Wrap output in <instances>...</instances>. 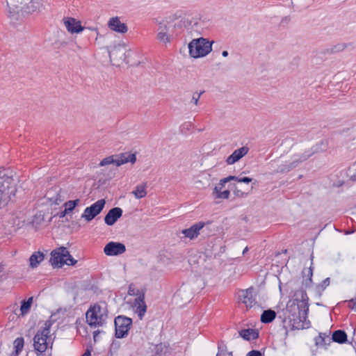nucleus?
Returning a JSON list of instances; mask_svg holds the SVG:
<instances>
[{
    "instance_id": "f257e3e1",
    "label": "nucleus",
    "mask_w": 356,
    "mask_h": 356,
    "mask_svg": "<svg viewBox=\"0 0 356 356\" xmlns=\"http://www.w3.org/2000/svg\"><path fill=\"white\" fill-rule=\"evenodd\" d=\"M326 143L321 140L310 148L294 154L289 160L278 163V161H271L270 163L274 168L273 173H285L296 168L300 163L307 160L313 154L325 150Z\"/></svg>"
},
{
    "instance_id": "f03ea898",
    "label": "nucleus",
    "mask_w": 356,
    "mask_h": 356,
    "mask_svg": "<svg viewBox=\"0 0 356 356\" xmlns=\"http://www.w3.org/2000/svg\"><path fill=\"white\" fill-rule=\"evenodd\" d=\"M17 191L15 179L11 171H0V208L6 206L15 196Z\"/></svg>"
},
{
    "instance_id": "7ed1b4c3",
    "label": "nucleus",
    "mask_w": 356,
    "mask_h": 356,
    "mask_svg": "<svg viewBox=\"0 0 356 356\" xmlns=\"http://www.w3.org/2000/svg\"><path fill=\"white\" fill-rule=\"evenodd\" d=\"M212 43L204 38L193 39L188 44L190 56L195 58L206 56L212 51Z\"/></svg>"
},
{
    "instance_id": "20e7f679",
    "label": "nucleus",
    "mask_w": 356,
    "mask_h": 356,
    "mask_svg": "<svg viewBox=\"0 0 356 356\" xmlns=\"http://www.w3.org/2000/svg\"><path fill=\"white\" fill-rule=\"evenodd\" d=\"M77 262L65 247L54 250L51 253L50 263L53 267H62L64 264L74 265Z\"/></svg>"
},
{
    "instance_id": "39448f33",
    "label": "nucleus",
    "mask_w": 356,
    "mask_h": 356,
    "mask_svg": "<svg viewBox=\"0 0 356 356\" xmlns=\"http://www.w3.org/2000/svg\"><path fill=\"white\" fill-rule=\"evenodd\" d=\"M236 181L238 182H243L248 184L252 181V179L248 177H236V176H229L224 179H220V182L215 186L213 189V194L216 198L218 199H228L229 197V191L225 190L223 192H221V189L225 187L226 183L230 181Z\"/></svg>"
},
{
    "instance_id": "423d86ee",
    "label": "nucleus",
    "mask_w": 356,
    "mask_h": 356,
    "mask_svg": "<svg viewBox=\"0 0 356 356\" xmlns=\"http://www.w3.org/2000/svg\"><path fill=\"white\" fill-rule=\"evenodd\" d=\"M51 325V323L50 321H46L44 327L39 330L34 337V348L40 353H44L47 348V339L50 333Z\"/></svg>"
},
{
    "instance_id": "0eeeda50",
    "label": "nucleus",
    "mask_w": 356,
    "mask_h": 356,
    "mask_svg": "<svg viewBox=\"0 0 356 356\" xmlns=\"http://www.w3.org/2000/svg\"><path fill=\"white\" fill-rule=\"evenodd\" d=\"M136 161V156L135 154L124 152L107 156L100 162L99 165L101 166H105L110 164H115L116 166H120L128 162L134 163Z\"/></svg>"
},
{
    "instance_id": "6e6552de",
    "label": "nucleus",
    "mask_w": 356,
    "mask_h": 356,
    "mask_svg": "<svg viewBox=\"0 0 356 356\" xmlns=\"http://www.w3.org/2000/svg\"><path fill=\"white\" fill-rule=\"evenodd\" d=\"M294 302L297 303L299 309L298 315L300 320L303 322L306 320L307 312L309 310L308 296L306 291L302 289L297 290L293 295Z\"/></svg>"
},
{
    "instance_id": "1a4fd4ad",
    "label": "nucleus",
    "mask_w": 356,
    "mask_h": 356,
    "mask_svg": "<svg viewBox=\"0 0 356 356\" xmlns=\"http://www.w3.org/2000/svg\"><path fill=\"white\" fill-rule=\"evenodd\" d=\"M105 318L106 315L102 311L101 306L99 305H95L86 312V321L91 326L102 325Z\"/></svg>"
},
{
    "instance_id": "9d476101",
    "label": "nucleus",
    "mask_w": 356,
    "mask_h": 356,
    "mask_svg": "<svg viewBox=\"0 0 356 356\" xmlns=\"http://www.w3.org/2000/svg\"><path fill=\"white\" fill-rule=\"evenodd\" d=\"M132 325V319L124 316H118L115 318V337L124 338L127 336Z\"/></svg>"
},
{
    "instance_id": "9b49d317",
    "label": "nucleus",
    "mask_w": 356,
    "mask_h": 356,
    "mask_svg": "<svg viewBox=\"0 0 356 356\" xmlns=\"http://www.w3.org/2000/svg\"><path fill=\"white\" fill-rule=\"evenodd\" d=\"M105 204L106 201L104 199L99 200L90 207L86 208L81 217L88 222L92 220L101 213Z\"/></svg>"
},
{
    "instance_id": "f8f14e48",
    "label": "nucleus",
    "mask_w": 356,
    "mask_h": 356,
    "mask_svg": "<svg viewBox=\"0 0 356 356\" xmlns=\"http://www.w3.org/2000/svg\"><path fill=\"white\" fill-rule=\"evenodd\" d=\"M238 297L247 308L252 307L257 302L255 298L256 294L253 287L240 291Z\"/></svg>"
},
{
    "instance_id": "ddd939ff",
    "label": "nucleus",
    "mask_w": 356,
    "mask_h": 356,
    "mask_svg": "<svg viewBox=\"0 0 356 356\" xmlns=\"http://www.w3.org/2000/svg\"><path fill=\"white\" fill-rule=\"evenodd\" d=\"M125 251V245L120 242L111 241L108 243L104 248V252L107 256L120 255L124 253Z\"/></svg>"
},
{
    "instance_id": "4468645a",
    "label": "nucleus",
    "mask_w": 356,
    "mask_h": 356,
    "mask_svg": "<svg viewBox=\"0 0 356 356\" xmlns=\"http://www.w3.org/2000/svg\"><path fill=\"white\" fill-rule=\"evenodd\" d=\"M63 20L67 31L72 34L81 33L86 29L85 26H82L81 21L74 17H65Z\"/></svg>"
},
{
    "instance_id": "2eb2a0df",
    "label": "nucleus",
    "mask_w": 356,
    "mask_h": 356,
    "mask_svg": "<svg viewBox=\"0 0 356 356\" xmlns=\"http://www.w3.org/2000/svg\"><path fill=\"white\" fill-rule=\"evenodd\" d=\"M209 222H198L188 229H182L181 232L184 234L185 238L193 240L197 238L200 234V231L204 229L206 225H209Z\"/></svg>"
},
{
    "instance_id": "dca6fc26",
    "label": "nucleus",
    "mask_w": 356,
    "mask_h": 356,
    "mask_svg": "<svg viewBox=\"0 0 356 356\" xmlns=\"http://www.w3.org/2000/svg\"><path fill=\"white\" fill-rule=\"evenodd\" d=\"M46 197L50 202L55 204H59L65 199L64 193L58 186L49 188L46 193Z\"/></svg>"
},
{
    "instance_id": "f3484780",
    "label": "nucleus",
    "mask_w": 356,
    "mask_h": 356,
    "mask_svg": "<svg viewBox=\"0 0 356 356\" xmlns=\"http://www.w3.org/2000/svg\"><path fill=\"white\" fill-rule=\"evenodd\" d=\"M108 28L119 33H125L128 31V27L125 23L121 22L118 17H112L108 23Z\"/></svg>"
},
{
    "instance_id": "a211bd4d",
    "label": "nucleus",
    "mask_w": 356,
    "mask_h": 356,
    "mask_svg": "<svg viewBox=\"0 0 356 356\" xmlns=\"http://www.w3.org/2000/svg\"><path fill=\"white\" fill-rule=\"evenodd\" d=\"M249 151L248 147H242L233 152V153L227 157L226 162L228 165H232L239 161L242 157L245 156Z\"/></svg>"
},
{
    "instance_id": "6ab92c4d",
    "label": "nucleus",
    "mask_w": 356,
    "mask_h": 356,
    "mask_svg": "<svg viewBox=\"0 0 356 356\" xmlns=\"http://www.w3.org/2000/svg\"><path fill=\"white\" fill-rule=\"evenodd\" d=\"M122 215V210L119 207H114L109 210L104 218L105 223L108 225H113Z\"/></svg>"
},
{
    "instance_id": "aec40b11",
    "label": "nucleus",
    "mask_w": 356,
    "mask_h": 356,
    "mask_svg": "<svg viewBox=\"0 0 356 356\" xmlns=\"http://www.w3.org/2000/svg\"><path fill=\"white\" fill-rule=\"evenodd\" d=\"M349 47H353V42H348V43L341 42V43H338V44H336L334 45H332L330 47H327V48H325V49H322L321 53L322 54H324V55H326V54H337V53L343 51L345 49H346V48H348Z\"/></svg>"
},
{
    "instance_id": "412c9836",
    "label": "nucleus",
    "mask_w": 356,
    "mask_h": 356,
    "mask_svg": "<svg viewBox=\"0 0 356 356\" xmlns=\"http://www.w3.org/2000/svg\"><path fill=\"white\" fill-rule=\"evenodd\" d=\"M134 306L136 307V313L140 319H142L147 311V305L145 302V293L139 294L134 301Z\"/></svg>"
},
{
    "instance_id": "4be33fe9",
    "label": "nucleus",
    "mask_w": 356,
    "mask_h": 356,
    "mask_svg": "<svg viewBox=\"0 0 356 356\" xmlns=\"http://www.w3.org/2000/svg\"><path fill=\"white\" fill-rule=\"evenodd\" d=\"M241 337L245 340L256 339L258 337V332L254 329L242 330L239 332Z\"/></svg>"
},
{
    "instance_id": "5701e85b",
    "label": "nucleus",
    "mask_w": 356,
    "mask_h": 356,
    "mask_svg": "<svg viewBox=\"0 0 356 356\" xmlns=\"http://www.w3.org/2000/svg\"><path fill=\"white\" fill-rule=\"evenodd\" d=\"M276 317V312L272 309L264 311L261 316V321L264 323L272 322Z\"/></svg>"
},
{
    "instance_id": "b1692460",
    "label": "nucleus",
    "mask_w": 356,
    "mask_h": 356,
    "mask_svg": "<svg viewBox=\"0 0 356 356\" xmlns=\"http://www.w3.org/2000/svg\"><path fill=\"white\" fill-rule=\"evenodd\" d=\"M13 345H14V351L10 354V356H18L24 348V339L22 337L17 338L14 341Z\"/></svg>"
},
{
    "instance_id": "393cba45",
    "label": "nucleus",
    "mask_w": 356,
    "mask_h": 356,
    "mask_svg": "<svg viewBox=\"0 0 356 356\" xmlns=\"http://www.w3.org/2000/svg\"><path fill=\"white\" fill-rule=\"evenodd\" d=\"M44 259V254L41 252H35L29 258L30 266L35 268Z\"/></svg>"
},
{
    "instance_id": "a878e982",
    "label": "nucleus",
    "mask_w": 356,
    "mask_h": 356,
    "mask_svg": "<svg viewBox=\"0 0 356 356\" xmlns=\"http://www.w3.org/2000/svg\"><path fill=\"white\" fill-rule=\"evenodd\" d=\"M11 0H6L7 6L8 7V16L12 19L18 20L19 17V6L17 5H13V8L10 7V1Z\"/></svg>"
},
{
    "instance_id": "bb28decb",
    "label": "nucleus",
    "mask_w": 356,
    "mask_h": 356,
    "mask_svg": "<svg viewBox=\"0 0 356 356\" xmlns=\"http://www.w3.org/2000/svg\"><path fill=\"white\" fill-rule=\"evenodd\" d=\"M332 338L334 341L343 343L346 341L347 335L344 331L339 330L333 332Z\"/></svg>"
},
{
    "instance_id": "cd10ccee",
    "label": "nucleus",
    "mask_w": 356,
    "mask_h": 356,
    "mask_svg": "<svg viewBox=\"0 0 356 356\" xmlns=\"http://www.w3.org/2000/svg\"><path fill=\"white\" fill-rule=\"evenodd\" d=\"M132 193L137 199H140L145 197L147 195L146 184L138 185L136 187V189L132 191Z\"/></svg>"
},
{
    "instance_id": "c85d7f7f",
    "label": "nucleus",
    "mask_w": 356,
    "mask_h": 356,
    "mask_svg": "<svg viewBox=\"0 0 356 356\" xmlns=\"http://www.w3.org/2000/svg\"><path fill=\"white\" fill-rule=\"evenodd\" d=\"M33 303V297L29 298L27 300H22L20 307L21 314L22 316L26 314L31 307Z\"/></svg>"
},
{
    "instance_id": "c756f323",
    "label": "nucleus",
    "mask_w": 356,
    "mask_h": 356,
    "mask_svg": "<svg viewBox=\"0 0 356 356\" xmlns=\"http://www.w3.org/2000/svg\"><path fill=\"white\" fill-rule=\"evenodd\" d=\"M41 1L42 0H31L29 2L30 6H29V8L31 9V12L40 11V8L42 6ZM29 12H31V10Z\"/></svg>"
},
{
    "instance_id": "7c9ffc66",
    "label": "nucleus",
    "mask_w": 356,
    "mask_h": 356,
    "mask_svg": "<svg viewBox=\"0 0 356 356\" xmlns=\"http://www.w3.org/2000/svg\"><path fill=\"white\" fill-rule=\"evenodd\" d=\"M80 200L79 199H76L75 200H70L65 203V209L68 211H72L76 206H77L79 203Z\"/></svg>"
},
{
    "instance_id": "2f4dec72",
    "label": "nucleus",
    "mask_w": 356,
    "mask_h": 356,
    "mask_svg": "<svg viewBox=\"0 0 356 356\" xmlns=\"http://www.w3.org/2000/svg\"><path fill=\"white\" fill-rule=\"evenodd\" d=\"M157 39L165 43L170 42V37L165 32L158 33Z\"/></svg>"
},
{
    "instance_id": "473e14b6",
    "label": "nucleus",
    "mask_w": 356,
    "mask_h": 356,
    "mask_svg": "<svg viewBox=\"0 0 356 356\" xmlns=\"http://www.w3.org/2000/svg\"><path fill=\"white\" fill-rule=\"evenodd\" d=\"M143 292L140 291L139 290H135L134 286L133 284H130L129 286V291L128 293L130 296H139L140 293H142Z\"/></svg>"
},
{
    "instance_id": "72a5a7b5",
    "label": "nucleus",
    "mask_w": 356,
    "mask_h": 356,
    "mask_svg": "<svg viewBox=\"0 0 356 356\" xmlns=\"http://www.w3.org/2000/svg\"><path fill=\"white\" fill-rule=\"evenodd\" d=\"M209 177L210 175H204V176H202V179H197L195 181V184L197 185V187H200V186H203L204 185V181H209Z\"/></svg>"
},
{
    "instance_id": "f704fd0d",
    "label": "nucleus",
    "mask_w": 356,
    "mask_h": 356,
    "mask_svg": "<svg viewBox=\"0 0 356 356\" xmlns=\"http://www.w3.org/2000/svg\"><path fill=\"white\" fill-rule=\"evenodd\" d=\"M202 92H195L193 95V97H192V99H191V102H193L195 105H197L199 99H200V97L201 95L202 94Z\"/></svg>"
},
{
    "instance_id": "c9c22d12",
    "label": "nucleus",
    "mask_w": 356,
    "mask_h": 356,
    "mask_svg": "<svg viewBox=\"0 0 356 356\" xmlns=\"http://www.w3.org/2000/svg\"><path fill=\"white\" fill-rule=\"evenodd\" d=\"M348 306L351 309L356 311V299H351L348 302Z\"/></svg>"
},
{
    "instance_id": "e433bc0d",
    "label": "nucleus",
    "mask_w": 356,
    "mask_h": 356,
    "mask_svg": "<svg viewBox=\"0 0 356 356\" xmlns=\"http://www.w3.org/2000/svg\"><path fill=\"white\" fill-rule=\"evenodd\" d=\"M303 273L307 275V276L309 277V282H311L312 281V277L313 275V269H312V268L309 267L305 271H303Z\"/></svg>"
},
{
    "instance_id": "4c0bfd02",
    "label": "nucleus",
    "mask_w": 356,
    "mask_h": 356,
    "mask_svg": "<svg viewBox=\"0 0 356 356\" xmlns=\"http://www.w3.org/2000/svg\"><path fill=\"white\" fill-rule=\"evenodd\" d=\"M246 356H263L259 350H253L250 351Z\"/></svg>"
},
{
    "instance_id": "58836bf2",
    "label": "nucleus",
    "mask_w": 356,
    "mask_h": 356,
    "mask_svg": "<svg viewBox=\"0 0 356 356\" xmlns=\"http://www.w3.org/2000/svg\"><path fill=\"white\" fill-rule=\"evenodd\" d=\"M234 194H235L236 196H238V197H243V196H244V195H247V194H248V193H245L242 192L241 191L238 190L237 188H236V189L234 190Z\"/></svg>"
},
{
    "instance_id": "ea45409f",
    "label": "nucleus",
    "mask_w": 356,
    "mask_h": 356,
    "mask_svg": "<svg viewBox=\"0 0 356 356\" xmlns=\"http://www.w3.org/2000/svg\"><path fill=\"white\" fill-rule=\"evenodd\" d=\"M330 283V280L329 277L325 279L322 282V287L323 289L326 288Z\"/></svg>"
},
{
    "instance_id": "a19ab883",
    "label": "nucleus",
    "mask_w": 356,
    "mask_h": 356,
    "mask_svg": "<svg viewBox=\"0 0 356 356\" xmlns=\"http://www.w3.org/2000/svg\"><path fill=\"white\" fill-rule=\"evenodd\" d=\"M69 212L65 209L64 211H61L59 214L60 218H63Z\"/></svg>"
},
{
    "instance_id": "79ce46f5",
    "label": "nucleus",
    "mask_w": 356,
    "mask_h": 356,
    "mask_svg": "<svg viewBox=\"0 0 356 356\" xmlns=\"http://www.w3.org/2000/svg\"><path fill=\"white\" fill-rule=\"evenodd\" d=\"M290 21V17L289 16L287 17H284L282 19V22L284 23H288Z\"/></svg>"
},
{
    "instance_id": "37998d69",
    "label": "nucleus",
    "mask_w": 356,
    "mask_h": 356,
    "mask_svg": "<svg viewBox=\"0 0 356 356\" xmlns=\"http://www.w3.org/2000/svg\"><path fill=\"white\" fill-rule=\"evenodd\" d=\"M229 53L227 51L225 50L222 52V55L223 57H227L228 56Z\"/></svg>"
},
{
    "instance_id": "c03bdc74",
    "label": "nucleus",
    "mask_w": 356,
    "mask_h": 356,
    "mask_svg": "<svg viewBox=\"0 0 356 356\" xmlns=\"http://www.w3.org/2000/svg\"><path fill=\"white\" fill-rule=\"evenodd\" d=\"M82 356H90V352L88 350H86Z\"/></svg>"
},
{
    "instance_id": "a18cd8bd",
    "label": "nucleus",
    "mask_w": 356,
    "mask_h": 356,
    "mask_svg": "<svg viewBox=\"0 0 356 356\" xmlns=\"http://www.w3.org/2000/svg\"><path fill=\"white\" fill-rule=\"evenodd\" d=\"M185 126H186V129H189V127L191 126V124H190V123L186 122V123H184V124H183V127H185Z\"/></svg>"
},
{
    "instance_id": "49530a36",
    "label": "nucleus",
    "mask_w": 356,
    "mask_h": 356,
    "mask_svg": "<svg viewBox=\"0 0 356 356\" xmlns=\"http://www.w3.org/2000/svg\"><path fill=\"white\" fill-rule=\"evenodd\" d=\"M248 251V247H246V248L243 250V254H245Z\"/></svg>"
},
{
    "instance_id": "de8ad7c7",
    "label": "nucleus",
    "mask_w": 356,
    "mask_h": 356,
    "mask_svg": "<svg viewBox=\"0 0 356 356\" xmlns=\"http://www.w3.org/2000/svg\"><path fill=\"white\" fill-rule=\"evenodd\" d=\"M3 268L2 266H0V273L3 271Z\"/></svg>"
},
{
    "instance_id": "09e8293b",
    "label": "nucleus",
    "mask_w": 356,
    "mask_h": 356,
    "mask_svg": "<svg viewBox=\"0 0 356 356\" xmlns=\"http://www.w3.org/2000/svg\"><path fill=\"white\" fill-rule=\"evenodd\" d=\"M141 63H142V62L138 61L137 63H136V66H138V65H139Z\"/></svg>"
},
{
    "instance_id": "8fccbe9b",
    "label": "nucleus",
    "mask_w": 356,
    "mask_h": 356,
    "mask_svg": "<svg viewBox=\"0 0 356 356\" xmlns=\"http://www.w3.org/2000/svg\"><path fill=\"white\" fill-rule=\"evenodd\" d=\"M216 356H220V355L218 353Z\"/></svg>"
}]
</instances>
